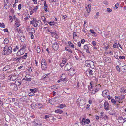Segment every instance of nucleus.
I'll list each match as a JSON object with an SVG mask.
<instances>
[{
	"label": "nucleus",
	"instance_id": "nucleus-15",
	"mask_svg": "<svg viewBox=\"0 0 126 126\" xmlns=\"http://www.w3.org/2000/svg\"><path fill=\"white\" fill-rule=\"evenodd\" d=\"M91 6V4H89L86 7V9H87V11L88 13L90 12Z\"/></svg>",
	"mask_w": 126,
	"mask_h": 126
},
{
	"label": "nucleus",
	"instance_id": "nucleus-3",
	"mask_svg": "<svg viewBox=\"0 0 126 126\" xmlns=\"http://www.w3.org/2000/svg\"><path fill=\"white\" fill-rule=\"evenodd\" d=\"M34 126H40L41 124L40 121L39 120L35 119L33 123Z\"/></svg>",
	"mask_w": 126,
	"mask_h": 126
},
{
	"label": "nucleus",
	"instance_id": "nucleus-64",
	"mask_svg": "<svg viewBox=\"0 0 126 126\" xmlns=\"http://www.w3.org/2000/svg\"><path fill=\"white\" fill-rule=\"evenodd\" d=\"M41 18L43 21H45V20H46V18L44 16H42Z\"/></svg>",
	"mask_w": 126,
	"mask_h": 126
},
{
	"label": "nucleus",
	"instance_id": "nucleus-29",
	"mask_svg": "<svg viewBox=\"0 0 126 126\" xmlns=\"http://www.w3.org/2000/svg\"><path fill=\"white\" fill-rule=\"evenodd\" d=\"M66 105L64 104H60L59 106V107L60 108H63L64 107H65Z\"/></svg>",
	"mask_w": 126,
	"mask_h": 126
},
{
	"label": "nucleus",
	"instance_id": "nucleus-17",
	"mask_svg": "<svg viewBox=\"0 0 126 126\" xmlns=\"http://www.w3.org/2000/svg\"><path fill=\"white\" fill-rule=\"evenodd\" d=\"M120 91L122 93H125L126 92V89L122 87L120 89Z\"/></svg>",
	"mask_w": 126,
	"mask_h": 126
},
{
	"label": "nucleus",
	"instance_id": "nucleus-45",
	"mask_svg": "<svg viewBox=\"0 0 126 126\" xmlns=\"http://www.w3.org/2000/svg\"><path fill=\"white\" fill-rule=\"evenodd\" d=\"M41 50L40 47L39 46H38L37 48V53H39L40 52Z\"/></svg>",
	"mask_w": 126,
	"mask_h": 126
},
{
	"label": "nucleus",
	"instance_id": "nucleus-57",
	"mask_svg": "<svg viewBox=\"0 0 126 126\" xmlns=\"http://www.w3.org/2000/svg\"><path fill=\"white\" fill-rule=\"evenodd\" d=\"M116 69L117 70V71L119 72H120V69L119 67V66L118 65H117L116 66Z\"/></svg>",
	"mask_w": 126,
	"mask_h": 126
},
{
	"label": "nucleus",
	"instance_id": "nucleus-9",
	"mask_svg": "<svg viewBox=\"0 0 126 126\" xmlns=\"http://www.w3.org/2000/svg\"><path fill=\"white\" fill-rule=\"evenodd\" d=\"M76 72L75 69H71L69 71L68 74L69 75L72 76L76 73Z\"/></svg>",
	"mask_w": 126,
	"mask_h": 126
},
{
	"label": "nucleus",
	"instance_id": "nucleus-34",
	"mask_svg": "<svg viewBox=\"0 0 126 126\" xmlns=\"http://www.w3.org/2000/svg\"><path fill=\"white\" fill-rule=\"evenodd\" d=\"M47 65H41V68L43 70H45L47 68Z\"/></svg>",
	"mask_w": 126,
	"mask_h": 126
},
{
	"label": "nucleus",
	"instance_id": "nucleus-27",
	"mask_svg": "<svg viewBox=\"0 0 126 126\" xmlns=\"http://www.w3.org/2000/svg\"><path fill=\"white\" fill-rule=\"evenodd\" d=\"M24 16L25 17L24 18V19L25 20H26L30 18V16L29 14H27V15H25V16Z\"/></svg>",
	"mask_w": 126,
	"mask_h": 126
},
{
	"label": "nucleus",
	"instance_id": "nucleus-51",
	"mask_svg": "<svg viewBox=\"0 0 126 126\" xmlns=\"http://www.w3.org/2000/svg\"><path fill=\"white\" fill-rule=\"evenodd\" d=\"M18 49V47L17 46H16V47L15 48L13 49V51L14 52H16V51L17 49Z\"/></svg>",
	"mask_w": 126,
	"mask_h": 126
},
{
	"label": "nucleus",
	"instance_id": "nucleus-20",
	"mask_svg": "<svg viewBox=\"0 0 126 126\" xmlns=\"http://www.w3.org/2000/svg\"><path fill=\"white\" fill-rule=\"evenodd\" d=\"M11 87V88L15 90H16L17 89V87L16 86V85L15 84H11L10 85Z\"/></svg>",
	"mask_w": 126,
	"mask_h": 126
},
{
	"label": "nucleus",
	"instance_id": "nucleus-12",
	"mask_svg": "<svg viewBox=\"0 0 126 126\" xmlns=\"http://www.w3.org/2000/svg\"><path fill=\"white\" fill-rule=\"evenodd\" d=\"M11 67L10 65H7L5 66L3 69L2 71H7L11 68Z\"/></svg>",
	"mask_w": 126,
	"mask_h": 126
},
{
	"label": "nucleus",
	"instance_id": "nucleus-47",
	"mask_svg": "<svg viewBox=\"0 0 126 126\" xmlns=\"http://www.w3.org/2000/svg\"><path fill=\"white\" fill-rule=\"evenodd\" d=\"M113 47L115 48H118V45L117 43L114 44L113 45Z\"/></svg>",
	"mask_w": 126,
	"mask_h": 126
},
{
	"label": "nucleus",
	"instance_id": "nucleus-26",
	"mask_svg": "<svg viewBox=\"0 0 126 126\" xmlns=\"http://www.w3.org/2000/svg\"><path fill=\"white\" fill-rule=\"evenodd\" d=\"M68 43L69 45L72 48H74V45L71 41H68Z\"/></svg>",
	"mask_w": 126,
	"mask_h": 126
},
{
	"label": "nucleus",
	"instance_id": "nucleus-53",
	"mask_svg": "<svg viewBox=\"0 0 126 126\" xmlns=\"http://www.w3.org/2000/svg\"><path fill=\"white\" fill-rule=\"evenodd\" d=\"M48 23L51 26L54 25V22H48Z\"/></svg>",
	"mask_w": 126,
	"mask_h": 126
},
{
	"label": "nucleus",
	"instance_id": "nucleus-39",
	"mask_svg": "<svg viewBox=\"0 0 126 126\" xmlns=\"http://www.w3.org/2000/svg\"><path fill=\"white\" fill-rule=\"evenodd\" d=\"M27 53H25L24 55L23 56L21 57V58H22V59H24L26 58V57L27 56Z\"/></svg>",
	"mask_w": 126,
	"mask_h": 126
},
{
	"label": "nucleus",
	"instance_id": "nucleus-21",
	"mask_svg": "<svg viewBox=\"0 0 126 126\" xmlns=\"http://www.w3.org/2000/svg\"><path fill=\"white\" fill-rule=\"evenodd\" d=\"M21 83L20 81H19L17 80H16L15 83V84L16 85V86H19L20 85Z\"/></svg>",
	"mask_w": 126,
	"mask_h": 126
},
{
	"label": "nucleus",
	"instance_id": "nucleus-32",
	"mask_svg": "<svg viewBox=\"0 0 126 126\" xmlns=\"http://www.w3.org/2000/svg\"><path fill=\"white\" fill-rule=\"evenodd\" d=\"M21 59H22L21 57H20L18 58H14V60L15 61H16L18 62Z\"/></svg>",
	"mask_w": 126,
	"mask_h": 126
},
{
	"label": "nucleus",
	"instance_id": "nucleus-4",
	"mask_svg": "<svg viewBox=\"0 0 126 126\" xmlns=\"http://www.w3.org/2000/svg\"><path fill=\"white\" fill-rule=\"evenodd\" d=\"M72 66L70 63H68L64 67V70L66 71H68L71 69Z\"/></svg>",
	"mask_w": 126,
	"mask_h": 126
},
{
	"label": "nucleus",
	"instance_id": "nucleus-37",
	"mask_svg": "<svg viewBox=\"0 0 126 126\" xmlns=\"http://www.w3.org/2000/svg\"><path fill=\"white\" fill-rule=\"evenodd\" d=\"M21 50H19L16 54L17 55L20 56L22 55V53H21Z\"/></svg>",
	"mask_w": 126,
	"mask_h": 126
},
{
	"label": "nucleus",
	"instance_id": "nucleus-61",
	"mask_svg": "<svg viewBox=\"0 0 126 126\" xmlns=\"http://www.w3.org/2000/svg\"><path fill=\"white\" fill-rule=\"evenodd\" d=\"M85 123H86V124H88L90 122V120H89V119H87L85 120Z\"/></svg>",
	"mask_w": 126,
	"mask_h": 126
},
{
	"label": "nucleus",
	"instance_id": "nucleus-13",
	"mask_svg": "<svg viewBox=\"0 0 126 126\" xmlns=\"http://www.w3.org/2000/svg\"><path fill=\"white\" fill-rule=\"evenodd\" d=\"M19 19H17L16 21H15L16 23L15 24L14 26L16 27H19L20 25L19 23Z\"/></svg>",
	"mask_w": 126,
	"mask_h": 126
},
{
	"label": "nucleus",
	"instance_id": "nucleus-5",
	"mask_svg": "<svg viewBox=\"0 0 126 126\" xmlns=\"http://www.w3.org/2000/svg\"><path fill=\"white\" fill-rule=\"evenodd\" d=\"M59 47V46L57 43L55 42L53 44V48L55 51H56L57 50Z\"/></svg>",
	"mask_w": 126,
	"mask_h": 126
},
{
	"label": "nucleus",
	"instance_id": "nucleus-49",
	"mask_svg": "<svg viewBox=\"0 0 126 126\" xmlns=\"http://www.w3.org/2000/svg\"><path fill=\"white\" fill-rule=\"evenodd\" d=\"M90 31L91 33H92L94 34L95 35V34H96V33H95V32H94V31L92 29H90Z\"/></svg>",
	"mask_w": 126,
	"mask_h": 126
},
{
	"label": "nucleus",
	"instance_id": "nucleus-31",
	"mask_svg": "<svg viewBox=\"0 0 126 126\" xmlns=\"http://www.w3.org/2000/svg\"><path fill=\"white\" fill-rule=\"evenodd\" d=\"M4 43L5 44H7L9 43V40L7 38H5L4 40Z\"/></svg>",
	"mask_w": 126,
	"mask_h": 126
},
{
	"label": "nucleus",
	"instance_id": "nucleus-35",
	"mask_svg": "<svg viewBox=\"0 0 126 126\" xmlns=\"http://www.w3.org/2000/svg\"><path fill=\"white\" fill-rule=\"evenodd\" d=\"M4 1L5 2L4 6L5 7H6V6L7 5V4H9L8 0H4Z\"/></svg>",
	"mask_w": 126,
	"mask_h": 126
},
{
	"label": "nucleus",
	"instance_id": "nucleus-43",
	"mask_svg": "<svg viewBox=\"0 0 126 126\" xmlns=\"http://www.w3.org/2000/svg\"><path fill=\"white\" fill-rule=\"evenodd\" d=\"M99 14V13L98 12H97L96 13V15L94 17V19H96L97 18Z\"/></svg>",
	"mask_w": 126,
	"mask_h": 126
},
{
	"label": "nucleus",
	"instance_id": "nucleus-30",
	"mask_svg": "<svg viewBox=\"0 0 126 126\" xmlns=\"http://www.w3.org/2000/svg\"><path fill=\"white\" fill-rule=\"evenodd\" d=\"M58 88V86H57L56 85H54L52 86L51 87V88L52 89H56Z\"/></svg>",
	"mask_w": 126,
	"mask_h": 126
},
{
	"label": "nucleus",
	"instance_id": "nucleus-38",
	"mask_svg": "<svg viewBox=\"0 0 126 126\" xmlns=\"http://www.w3.org/2000/svg\"><path fill=\"white\" fill-rule=\"evenodd\" d=\"M123 118L122 117H119L118 118V120H119V121L120 123H122L121 122H122V121H123Z\"/></svg>",
	"mask_w": 126,
	"mask_h": 126
},
{
	"label": "nucleus",
	"instance_id": "nucleus-50",
	"mask_svg": "<svg viewBox=\"0 0 126 126\" xmlns=\"http://www.w3.org/2000/svg\"><path fill=\"white\" fill-rule=\"evenodd\" d=\"M29 33H30L31 35V39H34V35L33 34V33H31V32H29Z\"/></svg>",
	"mask_w": 126,
	"mask_h": 126
},
{
	"label": "nucleus",
	"instance_id": "nucleus-19",
	"mask_svg": "<svg viewBox=\"0 0 126 126\" xmlns=\"http://www.w3.org/2000/svg\"><path fill=\"white\" fill-rule=\"evenodd\" d=\"M58 34V32L55 31L54 32H51V34L54 36H57Z\"/></svg>",
	"mask_w": 126,
	"mask_h": 126
},
{
	"label": "nucleus",
	"instance_id": "nucleus-36",
	"mask_svg": "<svg viewBox=\"0 0 126 126\" xmlns=\"http://www.w3.org/2000/svg\"><path fill=\"white\" fill-rule=\"evenodd\" d=\"M29 95L30 96H34L35 94L34 93L30 91L29 94Z\"/></svg>",
	"mask_w": 126,
	"mask_h": 126
},
{
	"label": "nucleus",
	"instance_id": "nucleus-63",
	"mask_svg": "<svg viewBox=\"0 0 126 126\" xmlns=\"http://www.w3.org/2000/svg\"><path fill=\"white\" fill-rule=\"evenodd\" d=\"M88 72H89V73L91 74V75H92L93 74V71L92 70H90Z\"/></svg>",
	"mask_w": 126,
	"mask_h": 126
},
{
	"label": "nucleus",
	"instance_id": "nucleus-52",
	"mask_svg": "<svg viewBox=\"0 0 126 126\" xmlns=\"http://www.w3.org/2000/svg\"><path fill=\"white\" fill-rule=\"evenodd\" d=\"M103 48L104 49L105 51H107L109 48L108 46H104L103 47Z\"/></svg>",
	"mask_w": 126,
	"mask_h": 126
},
{
	"label": "nucleus",
	"instance_id": "nucleus-56",
	"mask_svg": "<svg viewBox=\"0 0 126 126\" xmlns=\"http://www.w3.org/2000/svg\"><path fill=\"white\" fill-rule=\"evenodd\" d=\"M50 116L49 115H47L45 116L44 117L45 119L47 120V118H49L50 117Z\"/></svg>",
	"mask_w": 126,
	"mask_h": 126
},
{
	"label": "nucleus",
	"instance_id": "nucleus-23",
	"mask_svg": "<svg viewBox=\"0 0 126 126\" xmlns=\"http://www.w3.org/2000/svg\"><path fill=\"white\" fill-rule=\"evenodd\" d=\"M41 65H47V63L46 62V61L44 59H43L41 61Z\"/></svg>",
	"mask_w": 126,
	"mask_h": 126
},
{
	"label": "nucleus",
	"instance_id": "nucleus-41",
	"mask_svg": "<svg viewBox=\"0 0 126 126\" xmlns=\"http://www.w3.org/2000/svg\"><path fill=\"white\" fill-rule=\"evenodd\" d=\"M119 5V4L118 2H117L116 3L115 5V6L114 7V8L115 9H117Z\"/></svg>",
	"mask_w": 126,
	"mask_h": 126
},
{
	"label": "nucleus",
	"instance_id": "nucleus-25",
	"mask_svg": "<svg viewBox=\"0 0 126 126\" xmlns=\"http://www.w3.org/2000/svg\"><path fill=\"white\" fill-rule=\"evenodd\" d=\"M55 113H57L61 114L62 113L63 111L61 110L58 109L57 110H55Z\"/></svg>",
	"mask_w": 126,
	"mask_h": 126
},
{
	"label": "nucleus",
	"instance_id": "nucleus-16",
	"mask_svg": "<svg viewBox=\"0 0 126 126\" xmlns=\"http://www.w3.org/2000/svg\"><path fill=\"white\" fill-rule=\"evenodd\" d=\"M44 9L45 11L46 12H47L48 10L47 8L48 7V6L47 4H46L45 1L44 2Z\"/></svg>",
	"mask_w": 126,
	"mask_h": 126
},
{
	"label": "nucleus",
	"instance_id": "nucleus-11",
	"mask_svg": "<svg viewBox=\"0 0 126 126\" xmlns=\"http://www.w3.org/2000/svg\"><path fill=\"white\" fill-rule=\"evenodd\" d=\"M34 24H33V26L35 27H36L37 26H38V25L37 24V23H40V24L41 23V21L40 20L37 21L36 20V19H34Z\"/></svg>",
	"mask_w": 126,
	"mask_h": 126
},
{
	"label": "nucleus",
	"instance_id": "nucleus-42",
	"mask_svg": "<svg viewBox=\"0 0 126 126\" xmlns=\"http://www.w3.org/2000/svg\"><path fill=\"white\" fill-rule=\"evenodd\" d=\"M122 70L124 72L126 71V65H125L122 67Z\"/></svg>",
	"mask_w": 126,
	"mask_h": 126
},
{
	"label": "nucleus",
	"instance_id": "nucleus-7",
	"mask_svg": "<svg viewBox=\"0 0 126 126\" xmlns=\"http://www.w3.org/2000/svg\"><path fill=\"white\" fill-rule=\"evenodd\" d=\"M109 104L107 101H105L104 104V106L105 109L106 110H109Z\"/></svg>",
	"mask_w": 126,
	"mask_h": 126
},
{
	"label": "nucleus",
	"instance_id": "nucleus-33",
	"mask_svg": "<svg viewBox=\"0 0 126 126\" xmlns=\"http://www.w3.org/2000/svg\"><path fill=\"white\" fill-rule=\"evenodd\" d=\"M102 118L103 119H104L105 120L107 119L108 120V119L109 118V117H108L106 115H104L102 117Z\"/></svg>",
	"mask_w": 126,
	"mask_h": 126
},
{
	"label": "nucleus",
	"instance_id": "nucleus-24",
	"mask_svg": "<svg viewBox=\"0 0 126 126\" xmlns=\"http://www.w3.org/2000/svg\"><path fill=\"white\" fill-rule=\"evenodd\" d=\"M65 50L67 51L70 53H72L73 52L72 51L70 48H69V47H65Z\"/></svg>",
	"mask_w": 126,
	"mask_h": 126
},
{
	"label": "nucleus",
	"instance_id": "nucleus-18",
	"mask_svg": "<svg viewBox=\"0 0 126 126\" xmlns=\"http://www.w3.org/2000/svg\"><path fill=\"white\" fill-rule=\"evenodd\" d=\"M124 97L125 96L124 95H121L120 96H119V100H117V101L118 102L120 103V102L121 101L122 99H124Z\"/></svg>",
	"mask_w": 126,
	"mask_h": 126
},
{
	"label": "nucleus",
	"instance_id": "nucleus-22",
	"mask_svg": "<svg viewBox=\"0 0 126 126\" xmlns=\"http://www.w3.org/2000/svg\"><path fill=\"white\" fill-rule=\"evenodd\" d=\"M37 89V88L36 89V88H34V89H30L29 90L30 91H31L34 94V93H36L37 92V91L36 90V89Z\"/></svg>",
	"mask_w": 126,
	"mask_h": 126
},
{
	"label": "nucleus",
	"instance_id": "nucleus-28",
	"mask_svg": "<svg viewBox=\"0 0 126 126\" xmlns=\"http://www.w3.org/2000/svg\"><path fill=\"white\" fill-rule=\"evenodd\" d=\"M106 62L107 63H110L111 62V59L109 57L107 58Z\"/></svg>",
	"mask_w": 126,
	"mask_h": 126
},
{
	"label": "nucleus",
	"instance_id": "nucleus-55",
	"mask_svg": "<svg viewBox=\"0 0 126 126\" xmlns=\"http://www.w3.org/2000/svg\"><path fill=\"white\" fill-rule=\"evenodd\" d=\"M31 31L32 32L31 33H34L35 32V31L33 28H32L31 30Z\"/></svg>",
	"mask_w": 126,
	"mask_h": 126
},
{
	"label": "nucleus",
	"instance_id": "nucleus-59",
	"mask_svg": "<svg viewBox=\"0 0 126 126\" xmlns=\"http://www.w3.org/2000/svg\"><path fill=\"white\" fill-rule=\"evenodd\" d=\"M24 36H21L20 37L21 40L22 42H24Z\"/></svg>",
	"mask_w": 126,
	"mask_h": 126
},
{
	"label": "nucleus",
	"instance_id": "nucleus-40",
	"mask_svg": "<svg viewBox=\"0 0 126 126\" xmlns=\"http://www.w3.org/2000/svg\"><path fill=\"white\" fill-rule=\"evenodd\" d=\"M66 61L67 59L66 58H64L62 61V62L65 64L66 63Z\"/></svg>",
	"mask_w": 126,
	"mask_h": 126
},
{
	"label": "nucleus",
	"instance_id": "nucleus-6",
	"mask_svg": "<svg viewBox=\"0 0 126 126\" xmlns=\"http://www.w3.org/2000/svg\"><path fill=\"white\" fill-rule=\"evenodd\" d=\"M18 78V76L15 74H12L10 77V80L12 81L15 80Z\"/></svg>",
	"mask_w": 126,
	"mask_h": 126
},
{
	"label": "nucleus",
	"instance_id": "nucleus-60",
	"mask_svg": "<svg viewBox=\"0 0 126 126\" xmlns=\"http://www.w3.org/2000/svg\"><path fill=\"white\" fill-rule=\"evenodd\" d=\"M31 80L32 79L30 77L26 78V79H25L26 81H31Z\"/></svg>",
	"mask_w": 126,
	"mask_h": 126
},
{
	"label": "nucleus",
	"instance_id": "nucleus-46",
	"mask_svg": "<svg viewBox=\"0 0 126 126\" xmlns=\"http://www.w3.org/2000/svg\"><path fill=\"white\" fill-rule=\"evenodd\" d=\"M85 120L84 118H83L82 120L81 123L82 124L85 125Z\"/></svg>",
	"mask_w": 126,
	"mask_h": 126
},
{
	"label": "nucleus",
	"instance_id": "nucleus-8",
	"mask_svg": "<svg viewBox=\"0 0 126 126\" xmlns=\"http://www.w3.org/2000/svg\"><path fill=\"white\" fill-rule=\"evenodd\" d=\"M83 50L86 51V52L88 53H90V52L89 51V46H88V45L87 44H86L84 45L83 47Z\"/></svg>",
	"mask_w": 126,
	"mask_h": 126
},
{
	"label": "nucleus",
	"instance_id": "nucleus-62",
	"mask_svg": "<svg viewBox=\"0 0 126 126\" xmlns=\"http://www.w3.org/2000/svg\"><path fill=\"white\" fill-rule=\"evenodd\" d=\"M107 11L108 12H110L112 11L111 9L109 8H108L107 9Z\"/></svg>",
	"mask_w": 126,
	"mask_h": 126
},
{
	"label": "nucleus",
	"instance_id": "nucleus-10",
	"mask_svg": "<svg viewBox=\"0 0 126 126\" xmlns=\"http://www.w3.org/2000/svg\"><path fill=\"white\" fill-rule=\"evenodd\" d=\"M78 99V102L79 103V105L81 106H82L84 105L85 104V101L84 99L80 100V101Z\"/></svg>",
	"mask_w": 126,
	"mask_h": 126
},
{
	"label": "nucleus",
	"instance_id": "nucleus-44",
	"mask_svg": "<svg viewBox=\"0 0 126 126\" xmlns=\"http://www.w3.org/2000/svg\"><path fill=\"white\" fill-rule=\"evenodd\" d=\"M0 26L3 28H4L5 27V26L4 23H0Z\"/></svg>",
	"mask_w": 126,
	"mask_h": 126
},
{
	"label": "nucleus",
	"instance_id": "nucleus-14",
	"mask_svg": "<svg viewBox=\"0 0 126 126\" xmlns=\"http://www.w3.org/2000/svg\"><path fill=\"white\" fill-rule=\"evenodd\" d=\"M108 91V90H104L102 92V95L103 96L105 97L107 95V93Z\"/></svg>",
	"mask_w": 126,
	"mask_h": 126
},
{
	"label": "nucleus",
	"instance_id": "nucleus-54",
	"mask_svg": "<svg viewBox=\"0 0 126 126\" xmlns=\"http://www.w3.org/2000/svg\"><path fill=\"white\" fill-rule=\"evenodd\" d=\"M38 9V6H36L34 8L33 10L34 11H35V12H36L37 11V10Z\"/></svg>",
	"mask_w": 126,
	"mask_h": 126
},
{
	"label": "nucleus",
	"instance_id": "nucleus-1",
	"mask_svg": "<svg viewBox=\"0 0 126 126\" xmlns=\"http://www.w3.org/2000/svg\"><path fill=\"white\" fill-rule=\"evenodd\" d=\"M12 49L11 47L9 46L8 45H5L4 48V50L2 52V54L3 55H9L12 52Z\"/></svg>",
	"mask_w": 126,
	"mask_h": 126
},
{
	"label": "nucleus",
	"instance_id": "nucleus-58",
	"mask_svg": "<svg viewBox=\"0 0 126 126\" xmlns=\"http://www.w3.org/2000/svg\"><path fill=\"white\" fill-rule=\"evenodd\" d=\"M26 45L24 44L23 45L21 48L20 50H21L23 49H24L26 48Z\"/></svg>",
	"mask_w": 126,
	"mask_h": 126
},
{
	"label": "nucleus",
	"instance_id": "nucleus-48",
	"mask_svg": "<svg viewBox=\"0 0 126 126\" xmlns=\"http://www.w3.org/2000/svg\"><path fill=\"white\" fill-rule=\"evenodd\" d=\"M92 43L93 46H95L96 44V42L94 41H93L92 42Z\"/></svg>",
	"mask_w": 126,
	"mask_h": 126
},
{
	"label": "nucleus",
	"instance_id": "nucleus-2",
	"mask_svg": "<svg viewBox=\"0 0 126 126\" xmlns=\"http://www.w3.org/2000/svg\"><path fill=\"white\" fill-rule=\"evenodd\" d=\"M86 66L92 68H94V63L93 61L91 60H86L85 62Z\"/></svg>",
	"mask_w": 126,
	"mask_h": 126
}]
</instances>
